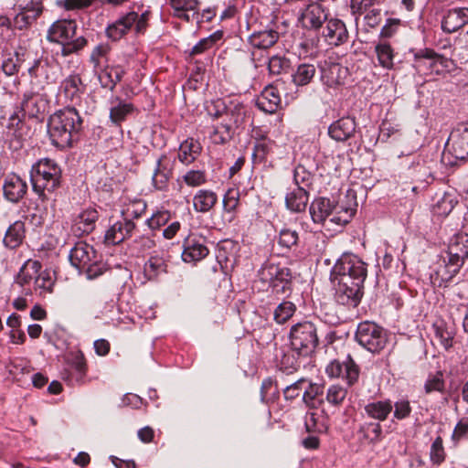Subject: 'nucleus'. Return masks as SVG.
<instances>
[{
  "label": "nucleus",
  "mask_w": 468,
  "mask_h": 468,
  "mask_svg": "<svg viewBox=\"0 0 468 468\" xmlns=\"http://www.w3.org/2000/svg\"><path fill=\"white\" fill-rule=\"evenodd\" d=\"M81 128L82 119L73 107L57 111L48 121V133L52 144L60 149L71 147L79 138Z\"/></svg>",
  "instance_id": "1"
},
{
  "label": "nucleus",
  "mask_w": 468,
  "mask_h": 468,
  "mask_svg": "<svg viewBox=\"0 0 468 468\" xmlns=\"http://www.w3.org/2000/svg\"><path fill=\"white\" fill-rule=\"evenodd\" d=\"M468 259V234L454 235L448 245L443 265H441L431 279L439 287H446L447 283L460 271Z\"/></svg>",
  "instance_id": "2"
},
{
  "label": "nucleus",
  "mask_w": 468,
  "mask_h": 468,
  "mask_svg": "<svg viewBox=\"0 0 468 468\" xmlns=\"http://www.w3.org/2000/svg\"><path fill=\"white\" fill-rule=\"evenodd\" d=\"M61 168L52 159H40L30 171L33 191L43 201L48 199V195L57 190L61 184Z\"/></svg>",
  "instance_id": "3"
},
{
  "label": "nucleus",
  "mask_w": 468,
  "mask_h": 468,
  "mask_svg": "<svg viewBox=\"0 0 468 468\" xmlns=\"http://www.w3.org/2000/svg\"><path fill=\"white\" fill-rule=\"evenodd\" d=\"M77 23L72 19H60L54 22L48 30L47 38L49 42L61 45V55L68 57L78 53L87 46L88 41L84 37L76 36Z\"/></svg>",
  "instance_id": "4"
},
{
  "label": "nucleus",
  "mask_w": 468,
  "mask_h": 468,
  "mask_svg": "<svg viewBox=\"0 0 468 468\" xmlns=\"http://www.w3.org/2000/svg\"><path fill=\"white\" fill-rule=\"evenodd\" d=\"M69 260L73 267L85 271L90 279L98 277L105 270V264L101 262L95 249L82 240L76 242L70 250Z\"/></svg>",
  "instance_id": "5"
},
{
  "label": "nucleus",
  "mask_w": 468,
  "mask_h": 468,
  "mask_svg": "<svg viewBox=\"0 0 468 468\" xmlns=\"http://www.w3.org/2000/svg\"><path fill=\"white\" fill-rule=\"evenodd\" d=\"M211 105L217 107L218 111L212 112L208 107L209 115L218 118L224 113V115L229 118V122L222 125L226 129V134H219L218 130L216 129L211 135L214 143L223 144L230 138L229 131L232 126L239 127L244 122L247 110L243 103L236 100L229 101L228 104L221 100H217V102Z\"/></svg>",
  "instance_id": "6"
},
{
  "label": "nucleus",
  "mask_w": 468,
  "mask_h": 468,
  "mask_svg": "<svg viewBox=\"0 0 468 468\" xmlns=\"http://www.w3.org/2000/svg\"><path fill=\"white\" fill-rule=\"evenodd\" d=\"M289 339L293 352L307 356L314 352L318 345L316 327L309 321L298 323L292 326Z\"/></svg>",
  "instance_id": "7"
},
{
  "label": "nucleus",
  "mask_w": 468,
  "mask_h": 468,
  "mask_svg": "<svg viewBox=\"0 0 468 468\" xmlns=\"http://www.w3.org/2000/svg\"><path fill=\"white\" fill-rule=\"evenodd\" d=\"M356 339L361 346L371 353L379 352L387 344V335L384 329L369 321L358 324Z\"/></svg>",
  "instance_id": "8"
},
{
  "label": "nucleus",
  "mask_w": 468,
  "mask_h": 468,
  "mask_svg": "<svg viewBox=\"0 0 468 468\" xmlns=\"http://www.w3.org/2000/svg\"><path fill=\"white\" fill-rule=\"evenodd\" d=\"M259 276L262 282H271L273 291L278 294L291 292L292 273L284 266L267 262L260 270Z\"/></svg>",
  "instance_id": "9"
},
{
  "label": "nucleus",
  "mask_w": 468,
  "mask_h": 468,
  "mask_svg": "<svg viewBox=\"0 0 468 468\" xmlns=\"http://www.w3.org/2000/svg\"><path fill=\"white\" fill-rule=\"evenodd\" d=\"M335 274L351 277L367 278V264L356 255L344 253L332 269Z\"/></svg>",
  "instance_id": "10"
},
{
  "label": "nucleus",
  "mask_w": 468,
  "mask_h": 468,
  "mask_svg": "<svg viewBox=\"0 0 468 468\" xmlns=\"http://www.w3.org/2000/svg\"><path fill=\"white\" fill-rule=\"evenodd\" d=\"M445 150L457 160L468 157V126L459 125L451 133Z\"/></svg>",
  "instance_id": "11"
},
{
  "label": "nucleus",
  "mask_w": 468,
  "mask_h": 468,
  "mask_svg": "<svg viewBox=\"0 0 468 468\" xmlns=\"http://www.w3.org/2000/svg\"><path fill=\"white\" fill-rule=\"evenodd\" d=\"M328 20V13L318 3H311L301 10L298 21L301 26L308 30L320 29Z\"/></svg>",
  "instance_id": "12"
},
{
  "label": "nucleus",
  "mask_w": 468,
  "mask_h": 468,
  "mask_svg": "<svg viewBox=\"0 0 468 468\" xmlns=\"http://www.w3.org/2000/svg\"><path fill=\"white\" fill-rule=\"evenodd\" d=\"M325 371L330 378H342L350 386L356 383L359 378V367L350 356L343 362L332 361L326 367Z\"/></svg>",
  "instance_id": "13"
},
{
  "label": "nucleus",
  "mask_w": 468,
  "mask_h": 468,
  "mask_svg": "<svg viewBox=\"0 0 468 468\" xmlns=\"http://www.w3.org/2000/svg\"><path fill=\"white\" fill-rule=\"evenodd\" d=\"M3 192L7 201L16 204L26 196L27 184L19 176L8 174L4 179Z\"/></svg>",
  "instance_id": "14"
},
{
  "label": "nucleus",
  "mask_w": 468,
  "mask_h": 468,
  "mask_svg": "<svg viewBox=\"0 0 468 468\" xmlns=\"http://www.w3.org/2000/svg\"><path fill=\"white\" fill-rule=\"evenodd\" d=\"M174 163L175 160L165 154H163L158 158L152 177L153 186L155 189H166L168 182L173 175Z\"/></svg>",
  "instance_id": "15"
},
{
  "label": "nucleus",
  "mask_w": 468,
  "mask_h": 468,
  "mask_svg": "<svg viewBox=\"0 0 468 468\" xmlns=\"http://www.w3.org/2000/svg\"><path fill=\"white\" fill-rule=\"evenodd\" d=\"M98 218L99 214L96 209L88 208L83 210L73 220L72 233L77 237L91 233L95 229Z\"/></svg>",
  "instance_id": "16"
},
{
  "label": "nucleus",
  "mask_w": 468,
  "mask_h": 468,
  "mask_svg": "<svg viewBox=\"0 0 468 468\" xmlns=\"http://www.w3.org/2000/svg\"><path fill=\"white\" fill-rule=\"evenodd\" d=\"M149 11H144L138 16L137 12L132 11L119 18V35H124L127 31L134 29L136 34L144 33L147 28Z\"/></svg>",
  "instance_id": "17"
},
{
  "label": "nucleus",
  "mask_w": 468,
  "mask_h": 468,
  "mask_svg": "<svg viewBox=\"0 0 468 468\" xmlns=\"http://www.w3.org/2000/svg\"><path fill=\"white\" fill-rule=\"evenodd\" d=\"M468 24V8L457 7L448 10L441 20L443 32L451 34Z\"/></svg>",
  "instance_id": "18"
},
{
  "label": "nucleus",
  "mask_w": 468,
  "mask_h": 468,
  "mask_svg": "<svg viewBox=\"0 0 468 468\" xmlns=\"http://www.w3.org/2000/svg\"><path fill=\"white\" fill-rule=\"evenodd\" d=\"M45 107L46 100L38 90H35V88L32 87L31 90L24 93L21 102V111L24 112L23 115L27 112L29 117H37L38 114L44 112Z\"/></svg>",
  "instance_id": "19"
},
{
  "label": "nucleus",
  "mask_w": 468,
  "mask_h": 468,
  "mask_svg": "<svg viewBox=\"0 0 468 468\" xmlns=\"http://www.w3.org/2000/svg\"><path fill=\"white\" fill-rule=\"evenodd\" d=\"M323 37L329 45L334 46L345 44L349 38L345 23L336 18L327 20L326 27L323 31Z\"/></svg>",
  "instance_id": "20"
},
{
  "label": "nucleus",
  "mask_w": 468,
  "mask_h": 468,
  "mask_svg": "<svg viewBox=\"0 0 468 468\" xmlns=\"http://www.w3.org/2000/svg\"><path fill=\"white\" fill-rule=\"evenodd\" d=\"M356 129L355 119L347 116L334 122L328 128V133L332 139L344 142L355 134Z\"/></svg>",
  "instance_id": "21"
},
{
  "label": "nucleus",
  "mask_w": 468,
  "mask_h": 468,
  "mask_svg": "<svg viewBox=\"0 0 468 468\" xmlns=\"http://www.w3.org/2000/svg\"><path fill=\"white\" fill-rule=\"evenodd\" d=\"M443 60V56L436 53L433 49L423 48L414 54L413 67L419 73L425 74L436 63L442 64Z\"/></svg>",
  "instance_id": "22"
},
{
  "label": "nucleus",
  "mask_w": 468,
  "mask_h": 468,
  "mask_svg": "<svg viewBox=\"0 0 468 468\" xmlns=\"http://www.w3.org/2000/svg\"><path fill=\"white\" fill-rule=\"evenodd\" d=\"M208 254V249L201 239L188 237L184 243L182 259L186 262L197 261Z\"/></svg>",
  "instance_id": "23"
},
{
  "label": "nucleus",
  "mask_w": 468,
  "mask_h": 468,
  "mask_svg": "<svg viewBox=\"0 0 468 468\" xmlns=\"http://www.w3.org/2000/svg\"><path fill=\"white\" fill-rule=\"evenodd\" d=\"M332 283L335 289V300L337 303L347 307H356L359 304L363 291L335 282Z\"/></svg>",
  "instance_id": "24"
},
{
  "label": "nucleus",
  "mask_w": 468,
  "mask_h": 468,
  "mask_svg": "<svg viewBox=\"0 0 468 468\" xmlns=\"http://www.w3.org/2000/svg\"><path fill=\"white\" fill-rule=\"evenodd\" d=\"M64 374V378L69 381L70 385L82 382L87 374V363L81 352H78L72 357L69 364V369Z\"/></svg>",
  "instance_id": "25"
},
{
  "label": "nucleus",
  "mask_w": 468,
  "mask_h": 468,
  "mask_svg": "<svg viewBox=\"0 0 468 468\" xmlns=\"http://www.w3.org/2000/svg\"><path fill=\"white\" fill-rule=\"evenodd\" d=\"M281 104V96L277 88L269 85L261 91V96L257 100V106L261 111L273 113Z\"/></svg>",
  "instance_id": "26"
},
{
  "label": "nucleus",
  "mask_w": 468,
  "mask_h": 468,
  "mask_svg": "<svg viewBox=\"0 0 468 468\" xmlns=\"http://www.w3.org/2000/svg\"><path fill=\"white\" fill-rule=\"evenodd\" d=\"M26 238V227L23 220H16L12 223L6 229L3 239L4 245L10 249L15 250L18 248Z\"/></svg>",
  "instance_id": "27"
},
{
  "label": "nucleus",
  "mask_w": 468,
  "mask_h": 468,
  "mask_svg": "<svg viewBox=\"0 0 468 468\" xmlns=\"http://www.w3.org/2000/svg\"><path fill=\"white\" fill-rule=\"evenodd\" d=\"M347 69L338 63H324L322 67V80L328 87H334L343 82Z\"/></svg>",
  "instance_id": "28"
},
{
  "label": "nucleus",
  "mask_w": 468,
  "mask_h": 468,
  "mask_svg": "<svg viewBox=\"0 0 468 468\" xmlns=\"http://www.w3.org/2000/svg\"><path fill=\"white\" fill-rule=\"evenodd\" d=\"M279 37V33L274 29L255 31L249 37V43L253 48L267 49L278 41Z\"/></svg>",
  "instance_id": "29"
},
{
  "label": "nucleus",
  "mask_w": 468,
  "mask_h": 468,
  "mask_svg": "<svg viewBox=\"0 0 468 468\" xmlns=\"http://www.w3.org/2000/svg\"><path fill=\"white\" fill-rule=\"evenodd\" d=\"M202 150L198 141L189 138L185 140L179 146L177 158L184 165L192 164Z\"/></svg>",
  "instance_id": "30"
},
{
  "label": "nucleus",
  "mask_w": 468,
  "mask_h": 468,
  "mask_svg": "<svg viewBox=\"0 0 468 468\" xmlns=\"http://www.w3.org/2000/svg\"><path fill=\"white\" fill-rule=\"evenodd\" d=\"M42 265L40 261L35 260L27 261L20 268L15 277V282L20 287H24L35 280L36 275L40 271Z\"/></svg>",
  "instance_id": "31"
},
{
  "label": "nucleus",
  "mask_w": 468,
  "mask_h": 468,
  "mask_svg": "<svg viewBox=\"0 0 468 468\" xmlns=\"http://www.w3.org/2000/svg\"><path fill=\"white\" fill-rule=\"evenodd\" d=\"M309 192L303 187H295L285 197L286 207L293 212H302L306 208Z\"/></svg>",
  "instance_id": "32"
},
{
  "label": "nucleus",
  "mask_w": 468,
  "mask_h": 468,
  "mask_svg": "<svg viewBox=\"0 0 468 468\" xmlns=\"http://www.w3.org/2000/svg\"><path fill=\"white\" fill-rule=\"evenodd\" d=\"M218 202V196L212 190H198L193 197V206L196 211L206 213L213 208Z\"/></svg>",
  "instance_id": "33"
},
{
  "label": "nucleus",
  "mask_w": 468,
  "mask_h": 468,
  "mask_svg": "<svg viewBox=\"0 0 468 468\" xmlns=\"http://www.w3.org/2000/svg\"><path fill=\"white\" fill-rule=\"evenodd\" d=\"M60 88L65 97L70 101L79 99L85 90L81 78L78 74H72L67 77L61 82Z\"/></svg>",
  "instance_id": "34"
},
{
  "label": "nucleus",
  "mask_w": 468,
  "mask_h": 468,
  "mask_svg": "<svg viewBox=\"0 0 468 468\" xmlns=\"http://www.w3.org/2000/svg\"><path fill=\"white\" fill-rule=\"evenodd\" d=\"M333 211V205L325 197H320L313 201L310 206V214L315 223H323Z\"/></svg>",
  "instance_id": "35"
},
{
  "label": "nucleus",
  "mask_w": 468,
  "mask_h": 468,
  "mask_svg": "<svg viewBox=\"0 0 468 468\" xmlns=\"http://www.w3.org/2000/svg\"><path fill=\"white\" fill-rule=\"evenodd\" d=\"M316 74V68L313 64L303 63L297 66L294 72L292 74V80L297 87L306 86L314 78Z\"/></svg>",
  "instance_id": "36"
},
{
  "label": "nucleus",
  "mask_w": 468,
  "mask_h": 468,
  "mask_svg": "<svg viewBox=\"0 0 468 468\" xmlns=\"http://www.w3.org/2000/svg\"><path fill=\"white\" fill-rule=\"evenodd\" d=\"M375 52L381 67L386 69H392L394 68L395 52L388 41H379L375 47Z\"/></svg>",
  "instance_id": "37"
},
{
  "label": "nucleus",
  "mask_w": 468,
  "mask_h": 468,
  "mask_svg": "<svg viewBox=\"0 0 468 468\" xmlns=\"http://www.w3.org/2000/svg\"><path fill=\"white\" fill-rule=\"evenodd\" d=\"M393 409L390 400L374 401L365 406L366 413L372 419L385 420Z\"/></svg>",
  "instance_id": "38"
},
{
  "label": "nucleus",
  "mask_w": 468,
  "mask_h": 468,
  "mask_svg": "<svg viewBox=\"0 0 468 468\" xmlns=\"http://www.w3.org/2000/svg\"><path fill=\"white\" fill-rule=\"evenodd\" d=\"M26 60V50L20 48L12 57L4 59L2 63V70L6 76L16 74L22 63Z\"/></svg>",
  "instance_id": "39"
},
{
  "label": "nucleus",
  "mask_w": 468,
  "mask_h": 468,
  "mask_svg": "<svg viewBox=\"0 0 468 468\" xmlns=\"http://www.w3.org/2000/svg\"><path fill=\"white\" fill-rule=\"evenodd\" d=\"M166 271L165 261L160 257H151L144 264V274L148 281H154Z\"/></svg>",
  "instance_id": "40"
},
{
  "label": "nucleus",
  "mask_w": 468,
  "mask_h": 468,
  "mask_svg": "<svg viewBox=\"0 0 468 468\" xmlns=\"http://www.w3.org/2000/svg\"><path fill=\"white\" fill-rule=\"evenodd\" d=\"M35 291H39V295H45L47 293H52L55 279L51 276L48 271H39L34 280Z\"/></svg>",
  "instance_id": "41"
},
{
  "label": "nucleus",
  "mask_w": 468,
  "mask_h": 468,
  "mask_svg": "<svg viewBox=\"0 0 468 468\" xmlns=\"http://www.w3.org/2000/svg\"><path fill=\"white\" fill-rule=\"evenodd\" d=\"M434 332L436 338L440 341L441 345L449 349L452 346V340L454 337L453 329L443 322L440 321L434 324Z\"/></svg>",
  "instance_id": "42"
},
{
  "label": "nucleus",
  "mask_w": 468,
  "mask_h": 468,
  "mask_svg": "<svg viewBox=\"0 0 468 468\" xmlns=\"http://www.w3.org/2000/svg\"><path fill=\"white\" fill-rule=\"evenodd\" d=\"M170 5L174 10V16L182 18L186 21H189L190 17L188 15L189 11L197 9V0H170Z\"/></svg>",
  "instance_id": "43"
},
{
  "label": "nucleus",
  "mask_w": 468,
  "mask_h": 468,
  "mask_svg": "<svg viewBox=\"0 0 468 468\" xmlns=\"http://www.w3.org/2000/svg\"><path fill=\"white\" fill-rule=\"evenodd\" d=\"M98 78L102 89L112 91L117 84V68L113 65H105Z\"/></svg>",
  "instance_id": "44"
},
{
  "label": "nucleus",
  "mask_w": 468,
  "mask_h": 468,
  "mask_svg": "<svg viewBox=\"0 0 468 468\" xmlns=\"http://www.w3.org/2000/svg\"><path fill=\"white\" fill-rule=\"evenodd\" d=\"M144 205L141 200H133L127 206L126 208L122 210V214L124 217V219L127 220L125 223L124 229L128 233H130L134 229V223L128 220L130 217L138 218L141 214L142 209Z\"/></svg>",
  "instance_id": "45"
},
{
  "label": "nucleus",
  "mask_w": 468,
  "mask_h": 468,
  "mask_svg": "<svg viewBox=\"0 0 468 468\" xmlns=\"http://www.w3.org/2000/svg\"><path fill=\"white\" fill-rule=\"evenodd\" d=\"M293 181L296 187H303L309 192V188L313 183V175L303 165H299L294 168Z\"/></svg>",
  "instance_id": "46"
},
{
  "label": "nucleus",
  "mask_w": 468,
  "mask_h": 468,
  "mask_svg": "<svg viewBox=\"0 0 468 468\" xmlns=\"http://www.w3.org/2000/svg\"><path fill=\"white\" fill-rule=\"evenodd\" d=\"M409 176L417 181H426V177L430 175L425 162L418 157H415L408 168Z\"/></svg>",
  "instance_id": "47"
},
{
  "label": "nucleus",
  "mask_w": 468,
  "mask_h": 468,
  "mask_svg": "<svg viewBox=\"0 0 468 468\" xmlns=\"http://www.w3.org/2000/svg\"><path fill=\"white\" fill-rule=\"evenodd\" d=\"M295 311L296 306L294 303L292 302L284 301L281 303L274 310V320L278 324H284L293 315Z\"/></svg>",
  "instance_id": "48"
},
{
  "label": "nucleus",
  "mask_w": 468,
  "mask_h": 468,
  "mask_svg": "<svg viewBox=\"0 0 468 468\" xmlns=\"http://www.w3.org/2000/svg\"><path fill=\"white\" fill-rule=\"evenodd\" d=\"M305 428L309 432H322L326 430L323 416L314 411L306 413Z\"/></svg>",
  "instance_id": "49"
},
{
  "label": "nucleus",
  "mask_w": 468,
  "mask_h": 468,
  "mask_svg": "<svg viewBox=\"0 0 468 468\" xmlns=\"http://www.w3.org/2000/svg\"><path fill=\"white\" fill-rule=\"evenodd\" d=\"M365 280V278L351 277L344 274H335L331 272L332 282L343 284L353 289H358L359 291H363V284Z\"/></svg>",
  "instance_id": "50"
},
{
  "label": "nucleus",
  "mask_w": 468,
  "mask_h": 468,
  "mask_svg": "<svg viewBox=\"0 0 468 468\" xmlns=\"http://www.w3.org/2000/svg\"><path fill=\"white\" fill-rule=\"evenodd\" d=\"M445 451L442 444V439L438 436L431 443L430 450V459L433 464L440 465L445 460Z\"/></svg>",
  "instance_id": "51"
},
{
  "label": "nucleus",
  "mask_w": 468,
  "mask_h": 468,
  "mask_svg": "<svg viewBox=\"0 0 468 468\" xmlns=\"http://www.w3.org/2000/svg\"><path fill=\"white\" fill-rule=\"evenodd\" d=\"M183 181L191 187H197L207 182V175L203 170H189L183 176Z\"/></svg>",
  "instance_id": "52"
},
{
  "label": "nucleus",
  "mask_w": 468,
  "mask_h": 468,
  "mask_svg": "<svg viewBox=\"0 0 468 468\" xmlns=\"http://www.w3.org/2000/svg\"><path fill=\"white\" fill-rule=\"evenodd\" d=\"M290 60L285 57L275 55L269 58L268 69L271 74L280 75L282 71L288 69Z\"/></svg>",
  "instance_id": "53"
},
{
  "label": "nucleus",
  "mask_w": 468,
  "mask_h": 468,
  "mask_svg": "<svg viewBox=\"0 0 468 468\" xmlns=\"http://www.w3.org/2000/svg\"><path fill=\"white\" fill-rule=\"evenodd\" d=\"M324 392V388L318 384L310 383L304 389L303 399L309 407H315L316 399Z\"/></svg>",
  "instance_id": "54"
},
{
  "label": "nucleus",
  "mask_w": 468,
  "mask_h": 468,
  "mask_svg": "<svg viewBox=\"0 0 468 468\" xmlns=\"http://www.w3.org/2000/svg\"><path fill=\"white\" fill-rule=\"evenodd\" d=\"M360 431L370 442L378 441L381 436V425L378 422H368L361 426Z\"/></svg>",
  "instance_id": "55"
},
{
  "label": "nucleus",
  "mask_w": 468,
  "mask_h": 468,
  "mask_svg": "<svg viewBox=\"0 0 468 468\" xmlns=\"http://www.w3.org/2000/svg\"><path fill=\"white\" fill-rule=\"evenodd\" d=\"M39 17V10L35 11L32 16L27 12L20 11L14 18V27L19 30L27 28Z\"/></svg>",
  "instance_id": "56"
},
{
  "label": "nucleus",
  "mask_w": 468,
  "mask_h": 468,
  "mask_svg": "<svg viewBox=\"0 0 468 468\" xmlns=\"http://www.w3.org/2000/svg\"><path fill=\"white\" fill-rule=\"evenodd\" d=\"M346 394V388L338 385H333L327 390L326 399L330 404L338 406L344 401Z\"/></svg>",
  "instance_id": "57"
},
{
  "label": "nucleus",
  "mask_w": 468,
  "mask_h": 468,
  "mask_svg": "<svg viewBox=\"0 0 468 468\" xmlns=\"http://www.w3.org/2000/svg\"><path fill=\"white\" fill-rule=\"evenodd\" d=\"M239 202V191L237 188H229L223 198V207L225 211L233 212Z\"/></svg>",
  "instance_id": "58"
},
{
  "label": "nucleus",
  "mask_w": 468,
  "mask_h": 468,
  "mask_svg": "<svg viewBox=\"0 0 468 468\" xmlns=\"http://www.w3.org/2000/svg\"><path fill=\"white\" fill-rule=\"evenodd\" d=\"M298 241V233L295 230L282 229L279 236V244L286 249L296 245Z\"/></svg>",
  "instance_id": "59"
},
{
  "label": "nucleus",
  "mask_w": 468,
  "mask_h": 468,
  "mask_svg": "<svg viewBox=\"0 0 468 468\" xmlns=\"http://www.w3.org/2000/svg\"><path fill=\"white\" fill-rule=\"evenodd\" d=\"M300 367L298 359L293 354H283L280 360V367L282 370L287 371L288 374L297 370Z\"/></svg>",
  "instance_id": "60"
},
{
  "label": "nucleus",
  "mask_w": 468,
  "mask_h": 468,
  "mask_svg": "<svg viewBox=\"0 0 468 468\" xmlns=\"http://www.w3.org/2000/svg\"><path fill=\"white\" fill-rule=\"evenodd\" d=\"M273 143L271 141H261L255 144L253 157L259 161H264L272 148Z\"/></svg>",
  "instance_id": "61"
},
{
  "label": "nucleus",
  "mask_w": 468,
  "mask_h": 468,
  "mask_svg": "<svg viewBox=\"0 0 468 468\" xmlns=\"http://www.w3.org/2000/svg\"><path fill=\"white\" fill-rule=\"evenodd\" d=\"M111 47L108 44H100L98 45L90 54V61L94 63V66L97 67L100 65V59L105 58L106 62H108V54L111 51Z\"/></svg>",
  "instance_id": "62"
},
{
  "label": "nucleus",
  "mask_w": 468,
  "mask_h": 468,
  "mask_svg": "<svg viewBox=\"0 0 468 468\" xmlns=\"http://www.w3.org/2000/svg\"><path fill=\"white\" fill-rule=\"evenodd\" d=\"M400 25V19L399 18H388L386 24L383 26L380 31V37L384 38H389L395 35Z\"/></svg>",
  "instance_id": "63"
},
{
  "label": "nucleus",
  "mask_w": 468,
  "mask_h": 468,
  "mask_svg": "<svg viewBox=\"0 0 468 468\" xmlns=\"http://www.w3.org/2000/svg\"><path fill=\"white\" fill-rule=\"evenodd\" d=\"M305 379L301 378L295 381L294 383L287 386L283 389V395L286 399H293L298 397L303 390V385L305 384Z\"/></svg>",
  "instance_id": "64"
}]
</instances>
